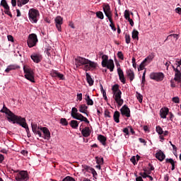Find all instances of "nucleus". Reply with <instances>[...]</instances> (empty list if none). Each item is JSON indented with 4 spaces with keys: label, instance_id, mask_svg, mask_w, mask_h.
<instances>
[{
    "label": "nucleus",
    "instance_id": "1",
    "mask_svg": "<svg viewBox=\"0 0 181 181\" xmlns=\"http://www.w3.org/2000/svg\"><path fill=\"white\" fill-rule=\"evenodd\" d=\"M75 62L76 67H81V66H84L83 69L86 70V71H90V70L93 69H97V63L84 57H77L75 59Z\"/></svg>",
    "mask_w": 181,
    "mask_h": 181
},
{
    "label": "nucleus",
    "instance_id": "2",
    "mask_svg": "<svg viewBox=\"0 0 181 181\" xmlns=\"http://www.w3.org/2000/svg\"><path fill=\"white\" fill-rule=\"evenodd\" d=\"M112 91L113 93V98H115V102L121 107L122 104H124V100L121 98V95H122V92L119 90V85L115 84L112 87Z\"/></svg>",
    "mask_w": 181,
    "mask_h": 181
},
{
    "label": "nucleus",
    "instance_id": "3",
    "mask_svg": "<svg viewBox=\"0 0 181 181\" xmlns=\"http://www.w3.org/2000/svg\"><path fill=\"white\" fill-rule=\"evenodd\" d=\"M0 112H3L4 114H6V115L8 116L7 117L8 121H9V122H13V124H14V122H16V121L21 117V116L14 115V113L12 112V111H11L9 109H8V107H6L5 104L4 105L3 108L0 110Z\"/></svg>",
    "mask_w": 181,
    "mask_h": 181
},
{
    "label": "nucleus",
    "instance_id": "4",
    "mask_svg": "<svg viewBox=\"0 0 181 181\" xmlns=\"http://www.w3.org/2000/svg\"><path fill=\"white\" fill-rule=\"evenodd\" d=\"M23 71L25 73V78L31 81V83H35V72H33V70L29 68V66H24Z\"/></svg>",
    "mask_w": 181,
    "mask_h": 181
},
{
    "label": "nucleus",
    "instance_id": "5",
    "mask_svg": "<svg viewBox=\"0 0 181 181\" xmlns=\"http://www.w3.org/2000/svg\"><path fill=\"white\" fill-rule=\"evenodd\" d=\"M40 14L39 11L35 8H30L28 12V16L30 22L33 23H37V16Z\"/></svg>",
    "mask_w": 181,
    "mask_h": 181
},
{
    "label": "nucleus",
    "instance_id": "6",
    "mask_svg": "<svg viewBox=\"0 0 181 181\" xmlns=\"http://www.w3.org/2000/svg\"><path fill=\"white\" fill-rule=\"evenodd\" d=\"M38 42L37 35L35 33L30 34L27 40L28 47H35Z\"/></svg>",
    "mask_w": 181,
    "mask_h": 181
},
{
    "label": "nucleus",
    "instance_id": "7",
    "mask_svg": "<svg viewBox=\"0 0 181 181\" xmlns=\"http://www.w3.org/2000/svg\"><path fill=\"white\" fill-rule=\"evenodd\" d=\"M13 124H18L23 128H25L27 134L30 133V131L29 130V126H28V123H26V119L25 117H22L20 116L18 119L14 122Z\"/></svg>",
    "mask_w": 181,
    "mask_h": 181
},
{
    "label": "nucleus",
    "instance_id": "8",
    "mask_svg": "<svg viewBox=\"0 0 181 181\" xmlns=\"http://www.w3.org/2000/svg\"><path fill=\"white\" fill-rule=\"evenodd\" d=\"M16 181H28L29 180V175L28 171H20L16 176Z\"/></svg>",
    "mask_w": 181,
    "mask_h": 181
},
{
    "label": "nucleus",
    "instance_id": "9",
    "mask_svg": "<svg viewBox=\"0 0 181 181\" xmlns=\"http://www.w3.org/2000/svg\"><path fill=\"white\" fill-rule=\"evenodd\" d=\"M40 131L43 132V134H42V136H40V138H43L44 139H47V141L50 139V131L47 127H40Z\"/></svg>",
    "mask_w": 181,
    "mask_h": 181
},
{
    "label": "nucleus",
    "instance_id": "10",
    "mask_svg": "<svg viewBox=\"0 0 181 181\" xmlns=\"http://www.w3.org/2000/svg\"><path fill=\"white\" fill-rule=\"evenodd\" d=\"M103 11L105 16L109 19L110 18H112V12H111V7L110 4H103Z\"/></svg>",
    "mask_w": 181,
    "mask_h": 181
},
{
    "label": "nucleus",
    "instance_id": "11",
    "mask_svg": "<svg viewBox=\"0 0 181 181\" xmlns=\"http://www.w3.org/2000/svg\"><path fill=\"white\" fill-rule=\"evenodd\" d=\"M120 112L122 115H124V117H127V118L131 117V110H129V107H128L127 105L122 106V107L120 109Z\"/></svg>",
    "mask_w": 181,
    "mask_h": 181
},
{
    "label": "nucleus",
    "instance_id": "12",
    "mask_svg": "<svg viewBox=\"0 0 181 181\" xmlns=\"http://www.w3.org/2000/svg\"><path fill=\"white\" fill-rule=\"evenodd\" d=\"M56 28L59 32H62V25H63V18L62 16H57L54 19Z\"/></svg>",
    "mask_w": 181,
    "mask_h": 181
},
{
    "label": "nucleus",
    "instance_id": "13",
    "mask_svg": "<svg viewBox=\"0 0 181 181\" xmlns=\"http://www.w3.org/2000/svg\"><path fill=\"white\" fill-rule=\"evenodd\" d=\"M34 63H40L42 62V55L40 54L34 53L30 56Z\"/></svg>",
    "mask_w": 181,
    "mask_h": 181
},
{
    "label": "nucleus",
    "instance_id": "14",
    "mask_svg": "<svg viewBox=\"0 0 181 181\" xmlns=\"http://www.w3.org/2000/svg\"><path fill=\"white\" fill-rule=\"evenodd\" d=\"M117 74L119 76V79L120 80L121 83H122V84H125V76L124 75V71L121 69V67L117 68Z\"/></svg>",
    "mask_w": 181,
    "mask_h": 181
},
{
    "label": "nucleus",
    "instance_id": "15",
    "mask_svg": "<svg viewBox=\"0 0 181 181\" xmlns=\"http://www.w3.org/2000/svg\"><path fill=\"white\" fill-rule=\"evenodd\" d=\"M33 132L35 134V135H38L39 136H42V132H40V127H37V124H31Z\"/></svg>",
    "mask_w": 181,
    "mask_h": 181
},
{
    "label": "nucleus",
    "instance_id": "16",
    "mask_svg": "<svg viewBox=\"0 0 181 181\" xmlns=\"http://www.w3.org/2000/svg\"><path fill=\"white\" fill-rule=\"evenodd\" d=\"M168 114H169V108L164 107L160 109V116L161 118H163L164 119H166Z\"/></svg>",
    "mask_w": 181,
    "mask_h": 181
},
{
    "label": "nucleus",
    "instance_id": "17",
    "mask_svg": "<svg viewBox=\"0 0 181 181\" xmlns=\"http://www.w3.org/2000/svg\"><path fill=\"white\" fill-rule=\"evenodd\" d=\"M81 134L84 138H88L90 135H91V131L90 130V127H85L81 130Z\"/></svg>",
    "mask_w": 181,
    "mask_h": 181
},
{
    "label": "nucleus",
    "instance_id": "18",
    "mask_svg": "<svg viewBox=\"0 0 181 181\" xmlns=\"http://www.w3.org/2000/svg\"><path fill=\"white\" fill-rule=\"evenodd\" d=\"M21 69V66L16 64H12L7 66L5 71L6 73H9V71H12V70H18Z\"/></svg>",
    "mask_w": 181,
    "mask_h": 181
},
{
    "label": "nucleus",
    "instance_id": "19",
    "mask_svg": "<svg viewBox=\"0 0 181 181\" xmlns=\"http://www.w3.org/2000/svg\"><path fill=\"white\" fill-rule=\"evenodd\" d=\"M105 67H107V69H108L110 71H114V69H115V65L114 64V60L109 59Z\"/></svg>",
    "mask_w": 181,
    "mask_h": 181
},
{
    "label": "nucleus",
    "instance_id": "20",
    "mask_svg": "<svg viewBox=\"0 0 181 181\" xmlns=\"http://www.w3.org/2000/svg\"><path fill=\"white\" fill-rule=\"evenodd\" d=\"M81 114L78 113V110L76 107H72L71 112V117L74 118V119H77L78 118V115Z\"/></svg>",
    "mask_w": 181,
    "mask_h": 181
},
{
    "label": "nucleus",
    "instance_id": "21",
    "mask_svg": "<svg viewBox=\"0 0 181 181\" xmlns=\"http://www.w3.org/2000/svg\"><path fill=\"white\" fill-rule=\"evenodd\" d=\"M127 76L129 78L130 81H134V78H135V74L134 73V71L131 69H127L126 71Z\"/></svg>",
    "mask_w": 181,
    "mask_h": 181
},
{
    "label": "nucleus",
    "instance_id": "22",
    "mask_svg": "<svg viewBox=\"0 0 181 181\" xmlns=\"http://www.w3.org/2000/svg\"><path fill=\"white\" fill-rule=\"evenodd\" d=\"M88 109V107L86 105V104L79 105V112H81L82 114H86L87 117H88V113H87Z\"/></svg>",
    "mask_w": 181,
    "mask_h": 181
},
{
    "label": "nucleus",
    "instance_id": "23",
    "mask_svg": "<svg viewBox=\"0 0 181 181\" xmlns=\"http://www.w3.org/2000/svg\"><path fill=\"white\" fill-rule=\"evenodd\" d=\"M168 134H169V132H168V131L163 132L162 128L159 127V135H160V139H161V141L165 140L164 136H167V135H168Z\"/></svg>",
    "mask_w": 181,
    "mask_h": 181
},
{
    "label": "nucleus",
    "instance_id": "24",
    "mask_svg": "<svg viewBox=\"0 0 181 181\" xmlns=\"http://www.w3.org/2000/svg\"><path fill=\"white\" fill-rule=\"evenodd\" d=\"M150 78L155 81H159V72H152L150 74Z\"/></svg>",
    "mask_w": 181,
    "mask_h": 181
},
{
    "label": "nucleus",
    "instance_id": "25",
    "mask_svg": "<svg viewBox=\"0 0 181 181\" xmlns=\"http://www.w3.org/2000/svg\"><path fill=\"white\" fill-rule=\"evenodd\" d=\"M102 67H107V63L110 61L108 60V55L104 54L102 56Z\"/></svg>",
    "mask_w": 181,
    "mask_h": 181
},
{
    "label": "nucleus",
    "instance_id": "26",
    "mask_svg": "<svg viewBox=\"0 0 181 181\" xmlns=\"http://www.w3.org/2000/svg\"><path fill=\"white\" fill-rule=\"evenodd\" d=\"M98 139L100 141V143L102 144V145H103L104 146H105V145L107 144V137H105V136H103L101 134L98 135Z\"/></svg>",
    "mask_w": 181,
    "mask_h": 181
},
{
    "label": "nucleus",
    "instance_id": "27",
    "mask_svg": "<svg viewBox=\"0 0 181 181\" xmlns=\"http://www.w3.org/2000/svg\"><path fill=\"white\" fill-rule=\"evenodd\" d=\"M139 32H138V30H136V29H134L132 33V39H134V40H139Z\"/></svg>",
    "mask_w": 181,
    "mask_h": 181
},
{
    "label": "nucleus",
    "instance_id": "28",
    "mask_svg": "<svg viewBox=\"0 0 181 181\" xmlns=\"http://www.w3.org/2000/svg\"><path fill=\"white\" fill-rule=\"evenodd\" d=\"M120 113L118 111H115L113 115V119L117 124L119 123Z\"/></svg>",
    "mask_w": 181,
    "mask_h": 181
},
{
    "label": "nucleus",
    "instance_id": "29",
    "mask_svg": "<svg viewBox=\"0 0 181 181\" xmlns=\"http://www.w3.org/2000/svg\"><path fill=\"white\" fill-rule=\"evenodd\" d=\"M78 121H81L83 122H86V124H90V121H88V119L87 117L83 116V115H78V118H76Z\"/></svg>",
    "mask_w": 181,
    "mask_h": 181
},
{
    "label": "nucleus",
    "instance_id": "30",
    "mask_svg": "<svg viewBox=\"0 0 181 181\" xmlns=\"http://www.w3.org/2000/svg\"><path fill=\"white\" fill-rule=\"evenodd\" d=\"M86 80L90 86L94 85V80H93V78H91V76L88 73H86Z\"/></svg>",
    "mask_w": 181,
    "mask_h": 181
},
{
    "label": "nucleus",
    "instance_id": "31",
    "mask_svg": "<svg viewBox=\"0 0 181 181\" xmlns=\"http://www.w3.org/2000/svg\"><path fill=\"white\" fill-rule=\"evenodd\" d=\"M174 80L175 81H177L178 83H180L181 81V72L180 71H175V76Z\"/></svg>",
    "mask_w": 181,
    "mask_h": 181
},
{
    "label": "nucleus",
    "instance_id": "32",
    "mask_svg": "<svg viewBox=\"0 0 181 181\" xmlns=\"http://www.w3.org/2000/svg\"><path fill=\"white\" fill-rule=\"evenodd\" d=\"M85 100L86 101L87 105H94V101H93L91 98H90V95L86 94Z\"/></svg>",
    "mask_w": 181,
    "mask_h": 181
},
{
    "label": "nucleus",
    "instance_id": "33",
    "mask_svg": "<svg viewBox=\"0 0 181 181\" xmlns=\"http://www.w3.org/2000/svg\"><path fill=\"white\" fill-rule=\"evenodd\" d=\"M69 125H71V128L74 129H77V128H78V122H77V120H71Z\"/></svg>",
    "mask_w": 181,
    "mask_h": 181
},
{
    "label": "nucleus",
    "instance_id": "34",
    "mask_svg": "<svg viewBox=\"0 0 181 181\" xmlns=\"http://www.w3.org/2000/svg\"><path fill=\"white\" fill-rule=\"evenodd\" d=\"M155 57V54H151L150 55H148L145 59L144 62H146L147 63V64H148V63L151 62L152 60H153V58Z\"/></svg>",
    "mask_w": 181,
    "mask_h": 181
},
{
    "label": "nucleus",
    "instance_id": "35",
    "mask_svg": "<svg viewBox=\"0 0 181 181\" xmlns=\"http://www.w3.org/2000/svg\"><path fill=\"white\" fill-rule=\"evenodd\" d=\"M109 21L110 22V27L111 28L112 30L115 32L117 30V28H115V24L114 23V21H112V17L108 18Z\"/></svg>",
    "mask_w": 181,
    "mask_h": 181
},
{
    "label": "nucleus",
    "instance_id": "36",
    "mask_svg": "<svg viewBox=\"0 0 181 181\" xmlns=\"http://www.w3.org/2000/svg\"><path fill=\"white\" fill-rule=\"evenodd\" d=\"M165 162H167V163H170L172 165L171 170H175V160H173L172 158H167L165 159Z\"/></svg>",
    "mask_w": 181,
    "mask_h": 181
},
{
    "label": "nucleus",
    "instance_id": "37",
    "mask_svg": "<svg viewBox=\"0 0 181 181\" xmlns=\"http://www.w3.org/2000/svg\"><path fill=\"white\" fill-rule=\"evenodd\" d=\"M148 66V63H146L144 60L139 65L138 70L139 71H141V70H144L145 69V66Z\"/></svg>",
    "mask_w": 181,
    "mask_h": 181
},
{
    "label": "nucleus",
    "instance_id": "38",
    "mask_svg": "<svg viewBox=\"0 0 181 181\" xmlns=\"http://www.w3.org/2000/svg\"><path fill=\"white\" fill-rule=\"evenodd\" d=\"M166 158V156H165V153L162 151H159V160L160 162H162V160H164V159Z\"/></svg>",
    "mask_w": 181,
    "mask_h": 181
},
{
    "label": "nucleus",
    "instance_id": "39",
    "mask_svg": "<svg viewBox=\"0 0 181 181\" xmlns=\"http://www.w3.org/2000/svg\"><path fill=\"white\" fill-rule=\"evenodd\" d=\"M124 39L127 45H129V43H131V35H129V34L126 33L124 35Z\"/></svg>",
    "mask_w": 181,
    "mask_h": 181
},
{
    "label": "nucleus",
    "instance_id": "40",
    "mask_svg": "<svg viewBox=\"0 0 181 181\" xmlns=\"http://www.w3.org/2000/svg\"><path fill=\"white\" fill-rule=\"evenodd\" d=\"M0 5H1V6H3V8H4V9L9 8V6L8 5L6 0H1Z\"/></svg>",
    "mask_w": 181,
    "mask_h": 181
},
{
    "label": "nucleus",
    "instance_id": "41",
    "mask_svg": "<svg viewBox=\"0 0 181 181\" xmlns=\"http://www.w3.org/2000/svg\"><path fill=\"white\" fill-rule=\"evenodd\" d=\"M96 16L98 19H104V13H103V11H97Z\"/></svg>",
    "mask_w": 181,
    "mask_h": 181
},
{
    "label": "nucleus",
    "instance_id": "42",
    "mask_svg": "<svg viewBox=\"0 0 181 181\" xmlns=\"http://www.w3.org/2000/svg\"><path fill=\"white\" fill-rule=\"evenodd\" d=\"M124 18L128 21L129 19H131L130 15H129V11L125 10L124 13Z\"/></svg>",
    "mask_w": 181,
    "mask_h": 181
},
{
    "label": "nucleus",
    "instance_id": "43",
    "mask_svg": "<svg viewBox=\"0 0 181 181\" xmlns=\"http://www.w3.org/2000/svg\"><path fill=\"white\" fill-rule=\"evenodd\" d=\"M96 163L98 165H103L104 163V158L96 157Z\"/></svg>",
    "mask_w": 181,
    "mask_h": 181
},
{
    "label": "nucleus",
    "instance_id": "44",
    "mask_svg": "<svg viewBox=\"0 0 181 181\" xmlns=\"http://www.w3.org/2000/svg\"><path fill=\"white\" fill-rule=\"evenodd\" d=\"M60 124L64 126L69 125V122H67V119L66 118H62L60 119Z\"/></svg>",
    "mask_w": 181,
    "mask_h": 181
},
{
    "label": "nucleus",
    "instance_id": "45",
    "mask_svg": "<svg viewBox=\"0 0 181 181\" xmlns=\"http://www.w3.org/2000/svg\"><path fill=\"white\" fill-rule=\"evenodd\" d=\"M136 95L137 100H139V102L142 103V100L144 98V96H142V95H141V93H139L138 92H136Z\"/></svg>",
    "mask_w": 181,
    "mask_h": 181
},
{
    "label": "nucleus",
    "instance_id": "46",
    "mask_svg": "<svg viewBox=\"0 0 181 181\" xmlns=\"http://www.w3.org/2000/svg\"><path fill=\"white\" fill-rule=\"evenodd\" d=\"M4 13H6V15H8V16H10V18H12V13H11V10L9 8V7H7V8H4Z\"/></svg>",
    "mask_w": 181,
    "mask_h": 181
},
{
    "label": "nucleus",
    "instance_id": "47",
    "mask_svg": "<svg viewBox=\"0 0 181 181\" xmlns=\"http://www.w3.org/2000/svg\"><path fill=\"white\" fill-rule=\"evenodd\" d=\"M172 101L175 104H179V103H180V99L179 98V97H174L172 98Z\"/></svg>",
    "mask_w": 181,
    "mask_h": 181
},
{
    "label": "nucleus",
    "instance_id": "48",
    "mask_svg": "<svg viewBox=\"0 0 181 181\" xmlns=\"http://www.w3.org/2000/svg\"><path fill=\"white\" fill-rule=\"evenodd\" d=\"M139 175L141 177H144V179H146V177H148V173H146V170H144V173H140Z\"/></svg>",
    "mask_w": 181,
    "mask_h": 181
},
{
    "label": "nucleus",
    "instance_id": "49",
    "mask_svg": "<svg viewBox=\"0 0 181 181\" xmlns=\"http://www.w3.org/2000/svg\"><path fill=\"white\" fill-rule=\"evenodd\" d=\"M62 181H76V180H74V178L72 177L67 176Z\"/></svg>",
    "mask_w": 181,
    "mask_h": 181
},
{
    "label": "nucleus",
    "instance_id": "50",
    "mask_svg": "<svg viewBox=\"0 0 181 181\" xmlns=\"http://www.w3.org/2000/svg\"><path fill=\"white\" fill-rule=\"evenodd\" d=\"M117 57H119V59H120V60H124V54H122V52H118Z\"/></svg>",
    "mask_w": 181,
    "mask_h": 181
},
{
    "label": "nucleus",
    "instance_id": "51",
    "mask_svg": "<svg viewBox=\"0 0 181 181\" xmlns=\"http://www.w3.org/2000/svg\"><path fill=\"white\" fill-rule=\"evenodd\" d=\"M145 74H146V70L144 71L143 76H142V82H141L142 87H144V86L145 84L144 83H145Z\"/></svg>",
    "mask_w": 181,
    "mask_h": 181
},
{
    "label": "nucleus",
    "instance_id": "52",
    "mask_svg": "<svg viewBox=\"0 0 181 181\" xmlns=\"http://www.w3.org/2000/svg\"><path fill=\"white\" fill-rule=\"evenodd\" d=\"M82 168H83V169H82L83 172H84L85 170L86 172H88V169H89L90 166H88L87 165H82Z\"/></svg>",
    "mask_w": 181,
    "mask_h": 181
},
{
    "label": "nucleus",
    "instance_id": "53",
    "mask_svg": "<svg viewBox=\"0 0 181 181\" xmlns=\"http://www.w3.org/2000/svg\"><path fill=\"white\" fill-rule=\"evenodd\" d=\"M90 170L93 177H97V176H98V174H97V171H95V169H91Z\"/></svg>",
    "mask_w": 181,
    "mask_h": 181
},
{
    "label": "nucleus",
    "instance_id": "54",
    "mask_svg": "<svg viewBox=\"0 0 181 181\" xmlns=\"http://www.w3.org/2000/svg\"><path fill=\"white\" fill-rule=\"evenodd\" d=\"M123 132L126 134V135H129V127H125L123 129Z\"/></svg>",
    "mask_w": 181,
    "mask_h": 181
},
{
    "label": "nucleus",
    "instance_id": "55",
    "mask_svg": "<svg viewBox=\"0 0 181 181\" xmlns=\"http://www.w3.org/2000/svg\"><path fill=\"white\" fill-rule=\"evenodd\" d=\"M57 77H58V78H59L60 80H64V75H63V74H60L58 72Z\"/></svg>",
    "mask_w": 181,
    "mask_h": 181
},
{
    "label": "nucleus",
    "instance_id": "56",
    "mask_svg": "<svg viewBox=\"0 0 181 181\" xmlns=\"http://www.w3.org/2000/svg\"><path fill=\"white\" fill-rule=\"evenodd\" d=\"M132 64H133L134 69H136V62L135 57H132Z\"/></svg>",
    "mask_w": 181,
    "mask_h": 181
},
{
    "label": "nucleus",
    "instance_id": "57",
    "mask_svg": "<svg viewBox=\"0 0 181 181\" xmlns=\"http://www.w3.org/2000/svg\"><path fill=\"white\" fill-rule=\"evenodd\" d=\"M110 112L107 110H105V116L107 117V118H111V115H110Z\"/></svg>",
    "mask_w": 181,
    "mask_h": 181
},
{
    "label": "nucleus",
    "instance_id": "58",
    "mask_svg": "<svg viewBox=\"0 0 181 181\" xmlns=\"http://www.w3.org/2000/svg\"><path fill=\"white\" fill-rule=\"evenodd\" d=\"M130 160L134 165H136V159L135 158V156H132Z\"/></svg>",
    "mask_w": 181,
    "mask_h": 181
},
{
    "label": "nucleus",
    "instance_id": "59",
    "mask_svg": "<svg viewBox=\"0 0 181 181\" xmlns=\"http://www.w3.org/2000/svg\"><path fill=\"white\" fill-rule=\"evenodd\" d=\"M168 114H169V119L170 120V121H173V118H175V115H173V113H172V112H168Z\"/></svg>",
    "mask_w": 181,
    "mask_h": 181
},
{
    "label": "nucleus",
    "instance_id": "60",
    "mask_svg": "<svg viewBox=\"0 0 181 181\" xmlns=\"http://www.w3.org/2000/svg\"><path fill=\"white\" fill-rule=\"evenodd\" d=\"M165 78V75L162 73H159V81H162Z\"/></svg>",
    "mask_w": 181,
    "mask_h": 181
},
{
    "label": "nucleus",
    "instance_id": "61",
    "mask_svg": "<svg viewBox=\"0 0 181 181\" xmlns=\"http://www.w3.org/2000/svg\"><path fill=\"white\" fill-rule=\"evenodd\" d=\"M77 98L79 100V101H81L83 100V94L82 93H78L77 94Z\"/></svg>",
    "mask_w": 181,
    "mask_h": 181
},
{
    "label": "nucleus",
    "instance_id": "62",
    "mask_svg": "<svg viewBox=\"0 0 181 181\" xmlns=\"http://www.w3.org/2000/svg\"><path fill=\"white\" fill-rule=\"evenodd\" d=\"M58 72L56 71H54L51 73L52 77H57Z\"/></svg>",
    "mask_w": 181,
    "mask_h": 181
},
{
    "label": "nucleus",
    "instance_id": "63",
    "mask_svg": "<svg viewBox=\"0 0 181 181\" xmlns=\"http://www.w3.org/2000/svg\"><path fill=\"white\" fill-rule=\"evenodd\" d=\"M7 37L9 42H13V37L12 35H8Z\"/></svg>",
    "mask_w": 181,
    "mask_h": 181
},
{
    "label": "nucleus",
    "instance_id": "64",
    "mask_svg": "<svg viewBox=\"0 0 181 181\" xmlns=\"http://www.w3.org/2000/svg\"><path fill=\"white\" fill-rule=\"evenodd\" d=\"M136 181H144V179H142L141 176H139L136 178Z\"/></svg>",
    "mask_w": 181,
    "mask_h": 181
}]
</instances>
